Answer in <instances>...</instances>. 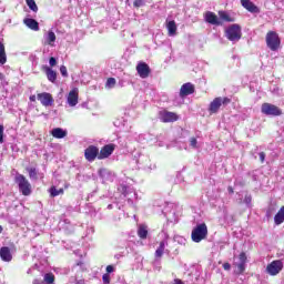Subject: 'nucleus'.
I'll list each match as a JSON object with an SVG mask.
<instances>
[{
  "mask_svg": "<svg viewBox=\"0 0 284 284\" xmlns=\"http://www.w3.org/2000/svg\"><path fill=\"white\" fill-rule=\"evenodd\" d=\"M116 146L114 145V144H106V145H104L101 150H100V152H99V154H98V159L100 160V161H102L103 159H108L109 156H112V153L114 152V149H115Z\"/></svg>",
  "mask_w": 284,
  "mask_h": 284,
  "instance_id": "nucleus-12",
  "label": "nucleus"
},
{
  "mask_svg": "<svg viewBox=\"0 0 284 284\" xmlns=\"http://www.w3.org/2000/svg\"><path fill=\"white\" fill-rule=\"evenodd\" d=\"M3 132H4V128L3 125L0 124V143H3Z\"/></svg>",
  "mask_w": 284,
  "mask_h": 284,
  "instance_id": "nucleus-39",
  "label": "nucleus"
},
{
  "mask_svg": "<svg viewBox=\"0 0 284 284\" xmlns=\"http://www.w3.org/2000/svg\"><path fill=\"white\" fill-rule=\"evenodd\" d=\"M1 232H3V226L0 225V234H1Z\"/></svg>",
  "mask_w": 284,
  "mask_h": 284,
  "instance_id": "nucleus-49",
  "label": "nucleus"
},
{
  "mask_svg": "<svg viewBox=\"0 0 284 284\" xmlns=\"http://www.w3.org/2000/svg\"><path fill=\"white\" fill-rule=\"evenodd\" d=\"M227 103H230V99H227V98H215L211 102L209 111L211 112V114H216V112H219L221 106L227 105Z\"/></svg>",
  "mask_w": 284,
  "mask_h": 284,
  "instance_id": "nucleus-7",
  "label": "nucleus"
},
{
  "mask_svg": "<svg viewBox=\"0 0 284 284\" xmlns=\"http://www.w3.org/2000/svg\"><path fill=\"white\" fill-rule=\"evenodd\" d=\"M225 37L226 39H229V41H232V43H236V41H241V37H243V33L241 31V26L231 24L225 30Z\"/></svg>",
  "mask_w": 284,
  "mask_h": 284,
  "instance_id": "nucleus-3",
  "label": "nucleus"
},
{
  "mask_svg": "<svg viewBox=\"0 0 284 284\" xmlns=\"http://www.w3.org/2000/svg\"><path fill=\"white\" fill-rule=\"evenodd\" d=\"M108 209H109V210H112V205L110 204V205L108 206Z\"/></svg>",
  "mask_w": 284,
  "mask_h": 284,
  "instance_id": "nucleus-50",
  "label": "nucleus"
},
{
  "mask_svg": "<svg viewBox=\"0 0 284 284\" xmlns=\"http://www.w3.org/2000/svg\"><path fill=\"white\" fill-rule=\"evenodd\" d=\"M26 1H27V6H29L32 12H37L39 10V7H37V2H34V0H26Z\"/></svg>",
  "mask_w": 284,
  "mask_h": 284,
  "instance_id": "nucleus-31",
  "label": "nucleus"
},
{
  "mask_svg": "<svg viewBox=\"0 0 284 284\" xmlns=\"http://www.w3.org/2000/svg\"><path fill=\"white\" fill-rule=\"evenodd\" d=\"M165 247H168V240H163L162 242H160V246L155 251V256L161 258V256H163V253L165 252Z\"/></svg>",
  "mask_w": 284,
  "mask_h": 284,
  "instance_id": "nucleus-24",
  "label": "nucleus"
},
{
  "mask_svg": "<svg viewBox=\"0 0 284 284\" xmlns=\"http://www.w3.org/2000/svg\"><path fill=\"white\" fill-rule=\"evenodd\" d=\"M43 43L44 45H50V48H54L57 44V34L54 31L49 30L43 36Z\"/></svg>",
  "mask_w": 284,
  "mask_h": 284,
  "instance_id": "nucleus-13",
  "label": "nucleus"
},
{
  "mask_svg": "<svg viewBox=\"0 0 284 284\" xmlns=\"http://www.w3.org/2000/svg\"><path fill=\"white\" fill-rule=\"evenodd\" d=\"M23 22L27 26V28H29L30 30H33L34 32H39V22H37V20L32 18H27L23 20Z\"/></svg>",
  "mask_w": 284,
  "mask_h": 284,
  "instance_id": "nucleus-19",
  "label": "nucleus"
},
{
  "mask_svg": "<svg viewBox=\"0 0 284 284\" xmlns=\"http://www.w3.org/2000/svg\"><path fill=\"white\" fill-rule=\"evenodd\" d=\"M223 267L226 272H230V270H232V265L230 263H224Z\"/></svg>",
  "mask_w": 284,
  "mask_h": 284,
  "instance_id": "nucleus-41",
  "label": "nucleus"
},
{
  "mask_svg": "<svg viewBox=\"0 0 284 284\" xmlns=\"http://www.w3.org/2000/svg\"><path fill=\"white\" fill-rule=\"evenodd\" d=\"M106 272H108V274H112V272H114V266L108 265L106 266Z\"/></svg>",
  "mask_w": 284,
  "mask_h": 284,
  "instance_id": "nucleus-42",
  "label": "nucleus"
},
{
  "mask_svg": "<svg viewBox=\"0 0 284 284\" xmlns=\"http://www.w3.org/2000/svg\"><path fill=\"white\" fill-rule=\"evenodd\" d=\"M84 156L87 161H90V162L94 161L97 156L99 158V148L94 145H90L89 148L85 149Z\"/></svg>",
  "mask_w": 284,
  "mask_h": 284,
  "instance_id": "nucleus-14",
  "label": "nucleus"
},
{
  "mask_svg": "<svg viewBox=\"0 0 284 284\" xmlns=\"http://www.w3.org/2000/svg\"><path fill=\"white\" fill-rule=\"evenodd\" d=\"M63 189H59L57 186H51L49 189V194L50 196L54 197V196H61V194H63Z\"/></svg>",
  "mask_w": 284,
  "mask_h": 284,
  "instance_id": "nucleus-28",
  "label": "nucleus"
},
{
  "mask_svg": "<svg viewBox=\"0 0 284 284\" xmlns=\"http://www.w3.org/2000/svg\"><path fill=\"white\" fill-rule=\"evenodd\" d=\"M173 284H185V283H183V281H181V280H174Z\"/></svg>",
  "mask_w": 284,
  "mask_h": 284,
  "instance_id": "nucleus-47",
  "label": "nucleus"
},
{
  "mask_svg": "<svg viewBox=\"0 0 284 284\" xmlns=\"http://www.w3.org/2000/svg\"><path fill=\"white\" fill-rule=\"evenodd\" d=\"M133 6L134 8H143V6H145V0H134Z\"/></svg>",
  "mask_w": 284,
  "mask_h": 284,
  "instance_id": "nucleus-34",
  "label": "nucleus"
},
{
  "mask_svg": "<svg viewBox=\"0 0 284 284\" xmlns=\"http://www.w3.org/2000/svg\"><path fill=\"white\" fill-rule=\"evenodd\" d=\"M8 62V55L6 54V45L0 42V65H6Z\"/></svg>",
  "mask_w": 284,
  "mask_h": 284,
  "instance_id": "nucleus-22",
  "label": "nucleus"
},
{
  "mask_svg": "<svg viewBox=\"0 0 284 284\" xmlns=\"http://www.w3.org/2000/svg\"><path fill=\"white\" fill-rule=\"evenodd\" d=\"M45 74L47 79L51 81V83L57 81V72H54V70H52L50 67H45Z\"/></svg>",
  "mask_w": 284,
  "mask_h": 284,
  "instance_id": "nucleus-25",
  "label": "nucleus"
},
{
  "mask_svg": "<svg viewBox=\"0 0 284 284\" xmlns=\"http://www.w3.org/2000/svg\"><path fill=\"white\" fill-rule=\"evenodd\" d=\"M266 45L272 52H276L278 48H281V38L278 37V33L268 31L266 33Z\"/></svg>",
  "mask_w": 284,
  "mask_h": 284,
  "instance_id": "nucleus-4",
  "label": "nucleus"
},
{
  "mask_svg": "<svg viewBox=\"0 0 284 284\" xmlns=\"http://www.w3.org/2000/svg\"><path fill=\"white\" fill-rule=\"evenodd\" d=\"M44 282H47L48 284L54 283V274L52 273L44 274Z\"/></svg>",
  "mask_w": 284,
  "mask_h": 284,
  "instance_id": "nucleus-32",
  "label": "nucleus"
},
{
  "mask_svg": "<svg viewBox=\"0 0 284 284\" xmlns=\"http://www.w3.org/2000/svg\"><path fill=\"white\" fill-rule=\"evenodd\" d=\"M27 171L29 172L30 179H37V169L30 168V169H27Z\"/></svg>",
  "mask_w": 284,
  "mask_h": 284,
  "instance_id": "nucleus-33",
  "label": "nucleus"
},
{
  "mask_svg": "<svg viewBox=\"0 0 284 284\" xmlns=\"http://www.w3.org/2000/svg\"><path fill=\"white\" fill-rule=\"evenodd\" d=\"M281 272H283V261L281 260H275L266 266V274L270 276H278Z\"/></svg>",
  "mask_w": 284,
  "mask_h": 284,
  "instance_id": "nucleus-6",
  "label": "nucleus"
},
{
  "mask_svg": "<svg viewBox=\"0 0 284 284\" xmlns=\"http://www.w3.org/2000/svg\"><path fill=\"white\" fill-rule=\"evenodd\" d=\"M0 258L6 263H10V261H12V253L10 252V248L8 246H3L0 250Z\"/></svg>",
  "mask_w": 284,
  "mask_h": 284,
  "instance_id": "nucleus-18",
  "label": "nucleus"
},
{
  "mask_svg": "<svg viewBox=\"0 0 284 284\" xmlns=\"http://www.w3.org/2000/svg\"><path fill=\"white\" fill-rule=\"evenodd\" d=\"M197 144H199V141H196V138H191V139H190V145H191V148H193L194 150H196V148H199Z\"/></svg>",
  "mask_w": 284,
  "mask_h": 284,
  "instance_id": "nucleus-35",
  "label": "nucleus"
},
{
  "mask_svg": "<svg viewBox=\"0 0 284 284\" xmlns=\"http://www.w3.org/2000/svg\"><path fill=\"white\" fill-rule=\"evenodd\" d=\"M159 118L162 123H174V121H179V115L176 113L165 110L160 111Z\"/></svg>",
  "mask_w": 284,
  "mask_h": 284,
  "instance_id": "nucleus-8",
  "label": "nucleus"
},
{
  "mask_svg": "<svg viewBox=\"0 0 284 284\" xmlns=\"http://www.w3.org/2000/svg\"><path fill=\"white\" fill-rule=\"evenodd\" d=\"M74 284H85V280H75Z\"/></svg>",
  "mask_w": 284,
  "mask_h": 284,
  "instance_id": "nucleus-44",
  "label": "nucleus"
},
{
  "mask_svg": "<svg viewBox=\"0 0 284 284\" xmlns=\"http://www.w3.org/2000/svg\"><path fill=\"white\" fill-rule=\"evenodd\" d=\"M190 94H194V84L187 82L181 87L180 97H190Z\"/></svg>",
  "mask_w": 284,
  "mask_h": 284,
  "instance_id": "nucleus-17",
  "label": "nucleus"
},
{
  "mask_svg": "<svg viewBox=\"0 0 284 284\" xmlns=\"http://www.w3.org/2000/svg\"><path fill=\"white\" fill-rule=\"evenodd\" d=\"M102 281H103V283H105V284H110V274H104L103 276H102Z\"/></svg>",
  "mask_w": 284,
  "mask_h": 284,
  "instance_id": "nucleus-38",
  "label": "nucleus"
},
{
  "mask_svg": "<svg viewBox=\"0 0 284 284\" xmlns=\"http://www.w3.org/2000/svg\"><path fill=\"white\" fill-rule=\"evenodd\" d=\"M219 17L222 21H226L229 23L234 22V18H232L227 12L225 11H219Z\"/></svg>",
  "mask_w": 284,
  "mask_h": 284,
  "instance_id": "nucleus-27",
  "label": "nucleus"
},
{
  "mask_svg": "<svg viewBox=\"0 0 284 284\" xmlns=\"http://www.w3.org/2000/svg\"><path fill=\"white\" fill-rule=\"evenodd\" d=\"M241 3L243 6V8L248 10V12H258V8L255 4H253L252 1H250V0H241Z\"/></svg>",
  "mask_w": 284,
  "mask_h": 284,
  "instance_id": "nucleus-21",
  "label": "nucleus"
},
{
  "mask_svg": "<svg viewBox=\"0 0 284 284\" xmlns=\"http://www.w3.org/2000/svg\"><path fill=\"white\" fill-rule=\"evenodd\" d=\"M244 203L250 207V205H252V195H246L244 197Z\"/></svg>",
  "mask_w": 284,
  "mask_h": 284,
  "instance_id": "nucleus-37",
  "label": "nucleus"
},
{
  "mask_svg": "<svg viewBox=\"0 0 284 284\" xmlns=\"http://www.w3.org/2000/svg\"><path fill=\"white\" fill-rule=\"evenodd\" d=\"M30 101H32V102L37 101V95H31Z\"/></svg>",
  "mask_w": 284,
  "mask_h": 284,
  "instance_id": "nucleus-48",
  "label": "nucleus"
},
{
  "mask_svg": "<svg viewBox=\"0 0 284 284\" xmlns=\"http://www.w3.org/2000/svg\"><path fill=\"white\" fill-rule=\"evenodd\" d=\"M37 99L40 101L41 105H44V108H50V105L54 103V98L48 92L39 93Z\"/></svg>",
  "mask_w": 284,
  "mask_h": 284,
  "instance_id": "nucleus-11",
  "label": "nucleus"
},
{
  "mask_svg": "<svg viewBox=\"0 0 284 284\" xmlns=\"http://www.w3.org/2000/svg\"><path fill=\"white\" fill-rule=\"evenodd\" d=\"M261 112L266 116H281L283 114V111H281L278 106L272 103H263L261 108Z\"/></svg>",
  "mask_w": 284,
  "mask_h": 284,
  "instance_id": "nucleus-5",
  "label": "nucleus"
},
{
  "mask_svg": "<svg viewBox=\"0 0 284 284\" xmlns=\"http://www.w3.org/2000/svg\"><path fill=\"white\" fill-rule=\"evenodd\" d=\"M16 183L19 186V191L23 196H30L32 194V184L22 174L16 175Z\"/></svg>",
  "mask_w": 284,
  "mask_h": 284,
  "instance_id": "nucleus-2",
  "label": "nucleus"
},
{
  "mask_svg": "<svg viewBox=\"0 0 284 284\" xmlns=\"http://www.w3.org/2000/svg\"><path fill=\"white\" fill-rule=\"evenodd\" d=\"M115 85H116V79L109 78L106 80L105 88H108L109 90H112V88H114Z\"/></svg>",
  "mask_w": 284,
  "mask_h": 284,
  "instance_id": "nucleus-30",
  "label": "nucleus"
},
{
  "mask_svg": "<svg viewBox=\"0 0 284 284\" xmlns=\"http://www.w3.org/2000/svg\"><path fill=\"white\" fill-rule=\"evenodd\" d=\"M49 65H51V68H54V65H57V59L55 58H50Z\"/></svg>",
  "mask_w": 284,
  "mask_h": 284,
  "instance_id": "nucleus-40",
  "label": "nucleus"
},
{
  "mask_svg": "<svg viewBox=\"0 0 284 284\" xmlns=\"http://www.w3.org/2000/svg\"><path fill=\"white\" fill-rule=\"evenodd\" d=\"M138 235L140 239H148V226L140 225L138 229Z\"/></svg>",
  "mask_w": 284,
  "mask_h": 284,
  "instance_id": "nucleus-29",
  "label": "nucleus"
},
{
  "mask_svg": "<svg viewBox=\"0 0 284 284\" xmlns=\"http://www.w3.org/2000/svg\"><path fill=\"white\" fill-rule=\"evenodd\" d=\"M105 174H108V171H105V170H101V171H100V175H101V176H105Z\"/></svg>",
  "mask_w": 284,
  "mask_h": 284,
  "instance_id": "nucleus-46",
  "label": "nucleus"
},
{
  "mask_svg": "<svg viewBox=\"0 0 284 284\" xmlns=\"http://www.w3.org/2000/svg\"><path fill=\"white\" fill-rule=\"evenodd\" d=\"M284 222V206L280 209V211L274 216V223L275 225H281V223Z\"/></svg>",
  "mask_w": 284,
  "mask_h": 284,
  "instance_id": "nucleus-26",
  "label": "nucleus"
},
{
  "mask_svg": "<svg viewBox=\"0 0 284 284\" xmlns=\"http://www.w3.org/2000/svg\"><path fill=\"white\" fill-rule=\"evenodd\" d=\"M166 30L169 32V37H174L176 34V22L171 20L166 23Z\"/></svg>",
  "mask_w": 284,
  "mask_h": 284,
  "instance_id": "nucleus-23",
  "label": "nucleus"
},
{
  "mask_svg": "<svg viewBox=\"0 0 284 284\" xmlns=\"http://www.w3.org/2000/svg\"><path fill=\"white\" fill-rule=\"evenodd\" d=\"M260 161H261V163L265 162V153L264 152L260 153Z\"/></svg>",
  "mask_w": 284,
  "mask_h": 284,
  "instance_id": "nucleus-43",
  "label": "nucleus"
},
{
  "mask_svg": "<svg viewBox=\"0 0 284 284\" xmlns=\"http://www.w3.org/2000/svg\"><path fill=\"white\" fill-rule=\"evenodd\" d=\"M60 73L62 74V77H68V68H65V65H61Z\"/></svg>",
  "mask_w": 284,
  "mask_h": 284,
  "instance_id": "nucleus-36",
  "label": "nucleus"
},
{
  "mask_svg": "<svg viewBox=\"0 0 284 284\" xmlns=\"http://www.w3.org/2000/svg\"><path fill=\"white\" fill-rule=\"evenodd\" d=\"M67 103L70 108H74L79 103V88H73L69 92Z\"/></svg>",
  "mask_w": 284,
  "mask_h": 284,
  "instance_id": "nucleus-10",
  "label": "nucleus"
},
{
  "mask_svg": "<svg viewBox=\"0 0 284 284\" xmlns=\"http://www.w3.org/2000/svg\"><path fill=\"white\" fill-rule=\"evenodd\" d=\"M227 192H229V194H234V189L232 186H229Z\"/></svg>",
  "mask_w": 284,
  "mask_h": 284,
  "instance_id": "nucleus-45",
  "label": "nucleus"
},
{
  "mask_svg": "<svg viewBox=\"0 0 284 284\" xmlns=\"http://www.w3.org/2000/svg\"><path fill=\"white\" fill-rule=\"evenodd\" d=\"M136 70L141 79H148L150 77V67L146 63H139Z\"/></svg>",
  "mask_w": 284,
  "mask_h": 284,
  "instance_id": "nucleus-16",
  "label": "nucleus"
},
{
  "mask_svg": "<svg viewBox=\"0 0 284 284\" xmlns=\"http://www.w3.org/2000/svg\"><path fill=\"white\" fill-rule=\"evenodd\" d=\"M193 243H201L207 239V225L205 223L197 224L191 232Z\"/></svg>",
  "mask_w": 284,
  "mask_h": 284,
  "instance_id": "nucleus-1",
  "label": "nucleus"
},
{
  "mask_svg": "<svg viewBox=\"0 0 284 284\" xmlns=\"http://www.w3.org/2000/svg\"><path fill=\"white\" fill-rule=\"evenodd\" d=\"M51 134L53 139H65V136H68V131L61 128H55L51 131Z\"/></svg>",
  "mask_w": 284,
  "mask_h": 284,
  "instance_id": "nucleus-20",
  "label": "nucleus"
},
{
  "mask_svg": "<svg viewBox=\"0 0 284 284\" xmlns=\"http://www.w3.org/2000/svg\"><path fill=\"white\" fill-rule=\"evenodd\" d=\"M204 20L206 21V23H211V26H221V19H219V17L211 11H207L204 14Z\"/></svg>",
  "mask_w": 284,
  "mask_h": 284,
  "instance_id": "nucleus-15",
  "label": "nucleus"
},
{
  "mask_svg": "<svg viewBox=\"0 0 284 284\" xmlns=\"http://www.w3.org/2000/svg\"><path fill=\"white\" fill-rule=\"evenodd\" d=\"M245 263H247V255L241 253L237 261L233 264L236 267V274H243L245 272Z\"/></svg>",
  "mask_w": 284,
  "mask_h": 284,
  "instance_id": "nucleus-9",
  "label": "nucleus"
}]
</instances>
